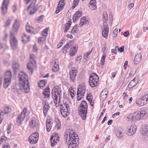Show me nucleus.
Returning a JSON list of instances; mask_svg holds the SVG:
<instances>
[{
	"mask_svg": "<svg viewBox=\"0 0 148 148\" xmlns=\"http://www.w3.org/2000/svg\"><path fill=\"white\" fill-rule=\"evenodd\" d=\"M118 29L117 28H116L114 30L113 34V37H116L118 35Z\"/></svg>",
	"mask_w": 148,
	"mask_h": 148,
	"instance_id": "nucleus-49",
	"label": "nucleus"
},
{
	"mask_svg": "<svg viewBox=\"0 0 148 148\" xmlns=\"http://www.w3.org/2000/svg\"><path fill=\"white\" fill-rule=\"evenodd\" d=\"M123 99L124 100H125L128 97V95H127L126 93L124 92L123 94Z\"/></svg>",
	"mask_w": 148,
	"mask_h": 148,
	"instance_id": "nucleus-57",
	"label": "nucleus"
},
{
	"mask_svg": "<svg viewBox=\"0 0 148 148\" xmlns=\"http://www.w3.org/2000/svg\"><path fill=\"white\" fill-rule=\"evenodd\" d=\"M48 29L46 28L42 31L41 33L42 37L38 38V42L40 44L44 43L46 39L47 36L48 35Z\"/></svg>",
	"mask_w": 148,
	"mask_h": 148,
	"instance_id": "nucleus-11",
	"label": "nucleus"
},
{
	"mask_svg": "<svg viewBox=\"0 0 148 148\" xmlns=\"http://www.w3.org/2000/svg\"><path fill=\"white\" fill-rule=\"evenodd\" d=\"M46 125L47 131L48 132H49L51 130L52 127L51 123L46 124Z\"/></svg>",
	"mask_w": 148,
	"mask_h": 148,
	"instance_id": "nucleus-50",
	"label": "nucleus"
},
{
	"mask_svg": "<svg viewBox=\"0 0 148 148\" xmlns=\"http://www.w3.org/2000/svg\"><path fill=\"white\" fill-rule=\"evenodd\" d=\"M27 110V108L24 107L21 114L18 115L16 119V121L18 123L21 124V122L24 119L26 116Z\"/></svg>",
	"mask_w": 148,
	"mask_h": 148,
	"instance_id": "nucleus-12",
	"label": "nucleus"
},
{
	"mask_svg": "<svg viewBox=\"0 0 148 148\" xmlns=\"http://www.w3.org/2000/svg\"><path fill=\"white\" fill-rule=\"evenodd\" d=\"M62 42H60L58 45L57 47L59 48H60L62 45Z\"/></svg>",
	"mask_w": 148,
	"mask_h": 148,
	"instance_id": "nucleus-64",
	"label": "nucleus"
},
{
	"mask_svg": "<svg viewBox=\"0 0 148 148\" xmlns=\"http://www.w3.org/2000/svg\"><path fill=\"white\" fill-rule=\"evenodd\" d=\"M11 20L10 19L8 18L6 21L5 22V26L6 27H8L9 26L11 23Z\"/></svg>",
	"mask_w": 148,
	"mask_h": 148,
	"instance_id": "nucleus-51",
	"label": "nucleus"
},
{
	"mask_svg": "<svg viewBox=\"0 0 148 148\" xmlns=\"http://www.w3.org/2000/svg\"><path fill=\"white\" fill-rule=\"evenodd\" d=\"M30 38L29 36L27 35L25 33L23 34L22 36V41L25 44L26 43L30 40Z\"/></svg>",
	"mask_w": 148,
	"mask_h": 148,
	"instance_id": "nucleus-23",
	"label": "nucleus"
},
{
	"mask_svg": "<svg viewBox=\"0 0 148 148\" xmlns=\"http://www.w3.org/2000/svg\"><path fill=\"white\" fill-rule=\"evenodd\" d=\"M96 3V2L95 1V0H91L90 1V5H95V3Z\"/></svg>",
	"mask_w": 148,
	"mask_h": 148,
	"instance_id": "nucleus-62",
	"label": "nucleus"
},
{
	"mask_svg": "<svg viewBox=\"0 0 148 148\" xmlns=\"http://www.w3.org/2000/svg\"><path fill=\"white\" fill-rule=\"evenodd\" d=\"M77 136L73 131L70 130L69 132L68 140L70 143L68 148H78L76 141L78 139L76 137Z\"/></svg>",
	"mask_w": 148,
	"mask_h": 148,
	"instance_id": "nucleus-3",
	"label": "nucleus"
},
{
	"mask_svg": "<svg viewBox=\"0 0 148 148\" xmlns=\"http://www.w3.org/2000/svg\"><path fill=\"white\" fill-rule=\"evenodd\" d=\"M141 129L140 133L144 136L146 135L148 131V126L147 125H143L142 126Z\"/></svg>",
	"mask_w": 148,
	"mask_h": 148,
	"instance_id": "nucleus-30",
	"label": "nucleus"
},
{
	"mask_svg": "<svg viewBox=\"0 0 148 148\" xmlns=\"http://www.w3.org/2000/svg\"><path fill=\"white\" fill-rule=\"evenodd\" d=\"M142 56L140 54H138L135 56L134 61V63L137 64L141 60Z\"/></svg>",
	"mask_w": 148,
	"mask_h": 148,
	"instance_id": "nucleus-29",
	"label": "nucleus"
},
{
	"mask_svg": "<svg viewBox=\"0 0 148 148\" xmlns=\"http://www.w3.org/2000/svg\"><path fill=\"white\" fill-rule=\"evenodd\" d=\"M106 57V54L105 53H104L102 55L101 59V64L102 65H104L105 62V59Z\"/></svg>",
	"mask_w": 148,
	"mask_h": 148,
	"instance_id": "nucleus-43",
	"label": "nucleus"
},
{
	"mask_svg": "<svg viewBox=\"0 0 148 148\" xmlns=\"http://www.w3.org/2000/svg\"><path fill=\"white\" fill-rule=\"evenodd\" d=\"M89 8L92 10H94L96 9L97 6L95 5H91L89 6Z\"/></svg>",
	"mask_w": 148,
	"mask_h": 148,
	"instance_id": "nucleus-56",
	"label": "nucleus"
},
{
	"mask_svg": "<svg viewBox=\"0 0 148 148\" xmlns=\"http://www.w3.org/2000/svg\"><path fill=\"white\" fill-rule=\"evenodd\" d=\"M11 111V109L8 107H4L3 109L0 113V116H2L4 115L10 113Z\"/></svg>",
	"mask_w": 148,
	"mask_h": 148,
	"instance_id": "nucleus-21",
	"label": "nucleus"
},
{
	"mask_svg": "<svg viewBox=\"0 0 148 148\" xmlns=\"http://www.w3.org/2000/svg\"><path fill=\"white\" fill-rule=\"evenodd\" d=\"M26 31L31 34H32L33 27H31L29 25L28 23H27L26 25Z\"/></svg>",
	"mask_w": 148,
	"mask_h": 148,
	"instance_id": "nucleus-38",
	"label": "nucleus"
},
{
	"mask_svg": "<svg viewBox=\"0 0 148 148\" xmlns=\"http://www.w3.org/2000/svg\"><path fill=\"white\" fill-rule=\"evenodd\" d=\"M19 64L18 62H14L12 64L13 69L15 72L18 70L19 68Z\"/></svg>",
	"mask_w": 148,
	"mask_h": 148,
	"instance_id": "nucleus-35",
	"label": "nucleus"
},
{
	"mask_svg": "<svg viewBox=\"0 0 148 148\" xmlns=\"http://www.w3.org/2000/svg\"><path fill=\"white\" fill-rule=\"evenodd\" d=\"M9 0H4L1 6L2 13L3 15L5 14L7 12L8 5L9 3Z\"/></svg>",
	"mask_w": 148,
	"mask_h": 148,
	"instance_id": "nucleus-16",
	"label": "nucleus"
},
{
	"mask_svg": "<svg viewBox=\"0 0 148 148\" xmlns=\"http://www.w3.org/2000/svg\"><path fill=\"white\" fill-rule=\"evenodd\" d=\"M118 48V46H116L115 49H112V53H114L116 54L117 53V49Z\"/></svg>",
	"mask_w": 148,
	"mask_h": 148,
	"instance_id": "nucleus-55",
	"label": "nucleus"
},
{
	"mask_svg": "<svg viewBox=\"0 0 148 148\" xmlns=\"http://www.w3.org/2000/svg\"><path fill=\"white\" fill-rule=\"evenodd\" d=\"M36 0H33L28 7L27 10H30L29 14L30 15H33L36 13L38 9L36 5Z\"/></svg>",
	"mask_w": 148,
	"mask_h": 148,
	"instance_id": "nucleus-8",
	"label": "nucleus"
},
{
	"mask_svg": "<svg viewBox=\"0 0 148 148\" xmlns=\"http://www.w3.org/2000/svg\"><path fill=\"white\" fill-rule=\"evenodd\" d=\"M77 50V47L76 45H73V47L71 48L70 51V55L71 56H73L76 52Z\"/></svg>",
	"mask_w": 148,
	"mask_h": 148,
	"instance_id": "nucleus-32",
	"label": "nucleus"
},
{
	"mask_svg": "<svg viewBox=\"0 0 148 148\" xmlns=\"http://www.w3.org/2000/svg\"><path fill=\"white\" fill-rule=\"evenodd\" d=\"M12 77V73L10 71H8L5 73L3 84L4 88H6L8 86L11 82Z\"/></svg>",
	"mask_w": 148,
	"mask_h": 148,
	"instance_id": "nucleus-5",
	"label": "nucleus"
},
{
	"mask_svg": "<svg viewBox=\"0 0 148 148\" xmlns=\"http://www.w3.org/2000/svg\"><path fill=\"white\" fill-rule=\"evenodd\" d=\"M41 29V27L38 26L36 27H33V31H32V34H36L37 33H38L39 31Z\"/></svg>",
	"mask_w": 148,
	"mask_h": 148,
	"instance_id": "nucleus-41",
	"label": "nucleus"
},
{
	"mask_svg": "<svg viewBox=\"0 0 148 148\" xmlns=\"http://www.w3.org/2000/svg\"><path fill=\"white\" fill-rule=\"evenodd\" d=\"M79 107L83 108V109H88V104L87 102L85 101H82Z\"/></svg>",
	"mask_w": 148,
	"mask_h": 148,
	"instance_id": "nucleus-36",
	"label": "nucleus"
},
{
	"mask_svg": "<svg viewBox=\"0 0 148 148\" xmlns=\"http://www.w3.org/2000/svg\"><path fill=\"white\" fill-rule=\"evenodd\" d=\"M59 137L58 136V134L55 133L52 135L50 138V141L52 147H54L57 143L59 141Z\"/></svg>",
	"mask_w": 148,
	"mask_h": 148,
	"instance_id": "nucleus-14",
	"label": "nucleus"
},
{
	"mask_svg": "<svg viewBox=\"0 0 148 148\" xmlns=\"http://www.w3.org/2000/svg\"><path fill=\"white\" fill-rule=\"evenodd\" d=\"M71 21H69L68 23L65 24L64 27H63V28L64 29V33H66L68 31L71 27Z\"/></svg>",
	"mask_w": 148,
	"mask_h": 148,
	"instance_id": "nucleus-33",
	"label": "nucleus"
},
{
	"mask_svg": "<svg viewBox=\"0 0 148 148\" xmlns=\"http://www.w3.org/2000/svg\"><path fill=\"white\" fill-rule=\"evenodd\" d=\"M137 128L135 124L132 125L130 127L128 128L126 131V134L128 136L133 135L136 132Z\"/></svg>",
	"mask_w": 148,
	"mask_h": 148,
	"instance_id": "nucleus-13",
	"label": "nucleus"
},
{
	"mask_svg": "<svg viewBox=\"0 0 148 148\" xmlns=\"http://www.w3.org/2000/svg\"><path fill=\"white\" fill-rule=\"evenodd\" d=\"M132 121H136L140 119V116H139L138 111H136L133 114L132 117Z\"/></svg>",
	"mask_w": 148,
	"mask_h": 148,
	"instance_id": "nucleus-26",
	"label": "nucleus"
},
{
	"mask_svg": "<svg viewBox=\"0 0 148 148\" xmlns=\"http://www.w3.org/2000/svg\"><path fill=\"white\" fill-rule=\"evenodd\" d=\"M87 109H83L81 107L78 108V112L79 114L81 116L82 119L85 120L86 117Z\"/></svg>",
	"mask_w": 148,
	"mask_h": 148,
	"instance_id": "nucleus-15",
	"label": "nucleus"
},
{
	"mask_svg": "<svg viewBox=\"0 0 148 148\" xmlns=\"http://www.w3.org/2000/svg\"><path fill=\"white\" fill-rule=\"evenodd\" d=\"M92 51H91L89 52H87L86 53V54L84 56V58L86 60H87V59L88 58V56L91 53Z\"/></svg>",
	"mask_w": 148,
	"mask_h": 148,
	"instance_id": "nucleus-53",
	"label": "nucleus"
},
{
	"mask_svg": "<svg viewBox=\"0 0 148 148\" xmlns=\"http://www.w3.org/2000/svg\"><path fill=\"white\" fill-rule=\"evenodd\" d=\"M69 44L68 43L66 44L65 46H64L63 48V50L64 52L66 53L68 51L67 50L69 49Z\"/></svg>",
	"mask_w": 148,
	"mask_h": 148,
	"instance_id": "nucleus-47",
	"label": "nucleus"
},
{
	"mask_svg": "<svg viewBox=\"0 0 148 148\" xmlns=\"http://www.w3.org/2000/svg\"><path fill=\"white\" fill-rule=\"evenodd\" d=\"M139 112V116H140V119L142 118H145L147 116V112L144 110H141Z\"/></svg>",
	"mask_w": 148,
	"mask_h": 148,
	"instance_id": "nucleus-31",
	"label": "nucleus"
},
{
	"mask_svg": "<svg viewBox=\"0 0 148 148\" xmlns=\"http://www.w3.org/2000/svg\"><path fill=\"white\" fill-rule=\"evenodd\" d=\"M59 69V66L58 65H54L53 67L52 70L53 71L56 72Z\"/></svg>",
	"mask_w": 148,
	"mask_h": 148,
	"instance_id": "nucleus-48",
	"label": "nucleus"
},
{
	"mask_svg": "<svg viewBox=\"0 0 148 148\" xmlns=\"http://www.w3.org/2000/svg\"><path fill=\"white\" fill-rule=\"evenodd\" d=\"M11 126L10 125H8L7 128V132L8 134H10L11 132Z\"/></svg>",
	"mask_w": 148,
	"mask_h": 148,
	"instance_id": "nucleus-52",
	"label": "nucleus"
},
{
	"mask_svg": "<svg viewBox=\"0 0 148 148\" xmlns=\"http://www.w3.org/2000/svg\"><path fill=\"white\" fill-rule=\"evenodd\" d=\"M124 46H122V47L118 49V51H120L121 52H123L124 50Z\"/></svg>",
	"mask_w": 148,
	"mask_h": 148,
	"instance_id": "nucleus-58",
	"label": "nucleus"
},
{
	"mask_svg": "<svg viewBox=\"0 0 148 148\" xmlns=\"http://www.w3.org/2000/svg\"><path fill=\"white\" fill-rule=\"evenodd\" d=\"M49 106L47 101L45 102V104L43 107V112L44 116L46 117L47 112L49 108Z\"/></svg>",
	"mask_w": 148,
	"mask_h": 148,
	"instance_id": "nucleus-24",
	"label": "nucleus"
},
{
	"mask_svg": "<svg viewBox=\"0 0 148 148\" xmlns=\"http://www.w3.org/2000/svg\"><path fill=\"white\" fill-rule=\"evenodd\" d=\"M78 3V2H76V1H73V9L75 8L76 6L77 5Z\"/></svg>",
	"mask_w": 148,
	"mask_h": 148,
	"instance_id": "nucleus-60",
	"label": "nucleus"
},
{
	"mask_svg": "<svg viewBox=\"0 0 148 148\" xmlns=\"http://www.w3.org/2000/svg\"><path fill=\"white\" fill-rule=\"evenodd\" d=\"M19 83L14 86V88L17 91L18 94L21 93V90L25 93L29 91V88L28 85V77L23 72H20L18 75Z\"/></svg>",
	"mask_w": 148,
	"mask_h": 148,
	"instance_id": "nucleus-1",
	"label": "nucleus"
},
{
	"mask_svg": "<svg viewBox=\"0 0 148 148\" xmlns=\"http://www.w3.org/2000/svg\"><path fill=\"white\" fill-rule=\"evenodd\" d=\"M99 77L95 73H92L89 77V82L90 86L94 87L97 86L98 83Z\"/></svg>",
	"mask_w": 148,
	"mask_h": 148,
	"instance_id": "nucleus-4",
	"label": "nucleus"
},
{
	"mask_svg": "<svg viewBox=\"0 0 148 148\" xmlns=\"http://www.w3.org/2000/svg\"><path fill=\"white\" fill-rule=\"evenodd\" d=\"M77 71L76 68H72L69 71L70 79L71 82H74L75 80Z\"/></svg>",
	"mask_w": 148,
	"mask_h": 148,
	"instance_id": "nucleus-10",
	"label": "nucleus"
},
{
	"mask_svg": "<svg viewBox=\"0 0 148 148\" xmlns=\"http://www.w3.org/2000/svg\"><path fill=\"white\" fill-rule=\"evenodd\" d=\"M77 95V100L78 101H79L81 100V98H82V95Z\"/></svg>",
	"mask_w": 148,
	"mask_h": 148,
	"instance_id": "nucleus-63",
	"label": "nucleus"
},
{
	"mask_svg": "<svg viewBox=\"0 0 148 148\" xmlns=\"http://www.w3.org/2000/svg\"><path fill=\"white\" fill-rule=\"evenodd\" d=\"M137 78L135 77L129 83L128 86L129 88H132L135 86L138 83Z\"/></svg>",
	"mask_w": 148,
	"mask_h": 148,
	"instance_id": "nucleus-25",
	"label": "nucleus"
},
{
	"mask_svg": "<svg viewBox=\"0 0 148 148\" xmlns=\"http://www.w3.org/2000/svg\"><path fill=\"white\" fill-rule=\"evenodd\" d=\"M136 102L137 104L139 106H143L145 104L141 98L138 99Z\"/></svg>",
	"mask_w": 148,
	"mask_h": 148,
	"instance_id": "nucleus-39",
	"label": "nucleus"
},
{
	"mask_svg": "<svg viewBox=\"0 0 148 148\" xmlns=\"http://www.w3.org/2000/svg\"><path fill=\"white\" fill-rule=\"evenodd\" d=\"M103 21L104 23L107 22L108 20V14L106 12H105L103 14Z\"/></svg>",
	"mask_w": 148,
	"mask_h": 148,
	"instance_id": "nucleus-46",
	"label": "nucleus"
},
{
	"mask_svg": "<svg viewBox=\"0 0 148 148\" xmlns=\"http://www.w3.org/2000/svg\"><path fill=\"white\" fill-rule=\"evenodd\" d=\"M76 26H75L72 29L71 31L72 34H74L75 32H77L78 31V30L75 29H74L75 28H76Z\"/></svg>",
	"mask_w": 148,
	"mask_h": 148,
	"instance_id": "nucleus-54",
	"label": "nucleus"
},
{
	"mask_svg": "<svg viewBox=\"0 0 148 148\" xmlns=\"http://www.w3.org/2000/svg\"><path fill=\"white\" fill-rule=\"evenodd\" d=\"M29 59L30 62L27 64V67L32 73L33 69L36 65V57L34 55H31L30 56Z\"/></svg>",
	"mask_w": 148,
	"mask_h": 148,
	"instance_id": "nucleus-6",
	"label": "nucleus"
},
{
	"mask_svg": "<svg viewBox=\"0 0 148 148\" xmlns=\"http://www.w3.org/2000/svg\"><path fill=\"white\" fill-rule=\"evenodd\" d=\"M82 12L79 11H77L73 17V21L75 22L76 20H78L79 18L82 16Z\"/></svg>",
	"mask_w": 148,
	"mask_h": 148,
	"instance_id": "nucleus-28",
	"label": "nucleus"
},
{
	"mask_svg": "<svg viewBox=\"0 0 148 148\" xmlns=\"http://www.w3.org/2000/svg\"><path fill=\"white\" fill-rule=\"evenodd\" d=\"M47 83V82L46 80H41L40 81L38 84V86L40 88H42L45 86Z\"/></svg>",
	"mask_w": 148,
	"mask_h": 148,
	"instance_id": "nucleus-37",
	"label": "nucleus"
},
{
	"mask_svg": "<svg viewBox=\"0 0 148 148\" xmlns=\"http://www.w3.org/2000/svg\"><path fill=\"white\" fill-rule=\"evenodd\" d=\"M124 136V134L123 133L122 131L118 130L116 132V136L119 138H122Z\"/></svg>",
	"mask_w": 148,
	"mask_h": 148,
	"instance_id": "nucleus-44",
	"label": "nucleus"
},
{
	"mask_svg": "<svg viewBox=\"0 0 148 148\" xmlns=\"http://www.w3.org/2000/svg\"><path fill=\"white\" fill-rule=\"evenodd\" d=\"M20 26V23L17 19H16L14 23L13 27L12 32L15 34H16L17 31H18L19 27Z\"/></svg>",
	"mask_w": 148,
	"mask_h": 148,
	"instance_id": "nucleus-17",
	"label": "nucleus"
},
{
	"mask_svg": "<svg viewBox=\"0 0 148 148\" xmlns=\"http://www.w3.org/2000/svg\"><path fill=\"white\" fill-rule=\"evenodd\" d=\"M39 125L38 121L34 118H31L29 122V125L31 127L35 128L36 127Z\"/></svg>",
	"mask_w": 148,
	"mask_h": 148,
	"instance_id": "nucleus-18",
	"label": "nucleus"
},
{
	"mask_svg": "<svg viewBox=\"0 0 148 148\" xmlns=\"http://www.w3.org/2000/svg\"><path fill=\"white\" fill-rule=\"evenodd\" d=\"M104 27L102 30V35L103 37L107 38L108 36L109 28L108 25H103Z\"/></svg>",
	"mask_w": 148,
	"mask_h": 148,
	"instance_id": "nucleus-20",
	"label": "nucleus"
},
{
	"mask_svg": "<svg viewBox=\"0 0 148 148\" xmlns=\"http://www.w3.org/2000/svg\"><path fill=\"white\" fill-rule=\"evenodd\" d=\"M145 104L148 103V94L145 95L141 98Z\"/></svg>",
	"mask_w": 148,
	"mask_h": 148,
	"instance_id": "nucleus-40",
	"label": "nucleus"
},
{
	"mask_svg": "<svg viewBox=\"0 0 148 148\" xmlns=\"http://www.w3.org/2000/svg\"><path fill=\"white\" fill-rule=\"evenodd\" d=\"M60 87L56 86L54 87L51 92L52 98L56 107L59 106L62 96Z\"/></svg>",
	"mask_w": 148,
	"mask_h": 148,
	"instance_id": "nucleus-2",
	"label": "nucleus"
},
{
	"mask_svg": "<svg viewBox=\"0 0 148 148\" xmlns=\"http://www.w3.org/2000/svg\"><path fill=\"white\" fill-rule=\"evenodd\" d=\"M39 134L37 132L32 133L28 138V141L31 144L36 143L39 139Z\"/></svg>",
	"mask_w": 148,
	"mask_h": 148,
	"instance_id": "nucleus-7",
	"label": "nucleus"
},
{
	"mask_svg": "<svg viewBox=\"0 0 148 148\" xmlns=\"http://www.w3.org/2000/svg\"><path fill=\"white\" fill-rule=\"evenodd\" d=\"M86 17H84L83 18H82L80 20V23L79 24V27H81L85 23H86Z\"/></svg>",
	"mask_w": 148,
	"mask_h": 148,
	"instance_id": "nucleus-42",
	"label": "nucleus"
},
{
	"mask_svg": "<svg viewBox=\"0 0 148 148\" xmlns=\"http://www.w3.org/2000/svg\"><path fill=\"white\" fill-rule=\"evenodd\" d=\"M108 94V91L106 89H103L101 92L100 99L102 101L104 100L106 98Z\"/></svg>",
	"mask_w": 148,
	"mask_h": 148,
	"instance_id": "nucleus-27",
	"label": "nucleus"
},
{
	"mask_svg": "<svg viewBox=\"0 0 148 148\" xmlns=\"http://www.w3.org/2000/svg\"><path fill=\"white\" fill-rule=\"evenodd\" d=\"M69 112H66L64 110H60V113L64 117H66L68 114V113Z\"/></svg>",
	"mask_w": 148,
	"mask_h": 148,
	"instance_id": "nucleus-45",
	"label": "nucleus"
},
{
	"mask_svg": "<svg viewBox=\"0 0 148 148\" xmlns=\"http://www.w3.org/2000/svg\"><path fill=\"white\" fill-rule=\"evenodd\" d=\"M3 148H10L9 144L7 143H6L3 144Z\"/></svg>",
	"mask_w": 148,
	"mask_h": 148,
	"instance_id": "nucleus-59",
	"label": "nucleus"
},
{
	"mask_svg": "<svg viewBox=\"0 0 148 148\" xmlns=\"http://www.w3.org/2000/svg\"><path fill=\"white\" fill-rule=\"evenodd\" d=\"M64 104L60 105V110H64L65 111L69 112L70 109L69 108V104L66 102H64Z\"/></svg>",
	"mask_w": 148,
	"mask_h": 148,
	"instance_id": "nucleus-19",
	"label": "nucleus"
},
{
	"mask_svg": "<svg viewBox=\"0 0 148 148\" xmlns=\"http://www.w3.org/2000/svg\"><path fill=\"white\" fill-rule=\"evenodd\" d=\"M45 92H46L48 94V93H49V87H47L44 90Z\"/></svg>",
	"mask_w": 148,
	"mask_h": 148,
	"instance_id": "nucleus-61",
	"label": "nucleus"
},
{
	"mask_svg": "<svg viewBox=\"0 0 148 148\" xmlns=\"http://www.w3.org/2000/svg\"><path fill=\"white\" fill-rule=\"evenodd\" d=\"M15 34L12 32H10V42L11 46L14 49L17 48L18 44V41L14 36Z\"/></svg>",
	"mask_w": 148,
	"mask_h": 148,
	"instance_id": "nucleus-9",
	"label": "nucleus"
},
{
	"mask_svg": "<svg viewBox=\"0 0 148 148\" xmlns=\"http://www.w3.org/2000/svg\"><path fill=\"white\" fill-rule=\"evenodd\" d=\"M86 89V88L85 86H82L81 88H78L77 91V95H80L84 96L85 93Z\"/></svg>",
	"mask_w": 148,
	"mask_h": 148,
	"instance_id": "nucleus-22",
	"label": "nucleus"
},
{
	"mask_svg": "<svg viewBox=\"0 0 148 148\" xmlns=\"http://www.w3.org/2000/svg\"><path fill=\"white\" fill-rule=\"evenodd\" d=\"M8 49V47L5 44H0V54H2L6 49Z\"/></svg>",
	"mask_w": 148,
	"mask_h": 148,
	"instance_id": "nucleus-34",
	"label": "nucleus"
}]
</instances>
